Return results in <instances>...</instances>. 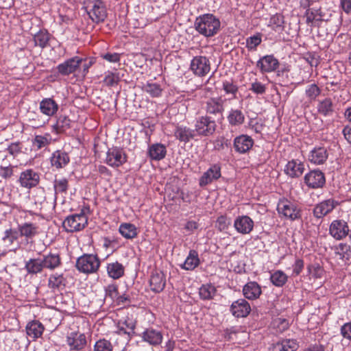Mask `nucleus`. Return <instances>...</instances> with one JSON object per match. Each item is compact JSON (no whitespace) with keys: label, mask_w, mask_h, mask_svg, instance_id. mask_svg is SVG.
<instances>
[{"label":"nucleus","mask_w":351,"mask_h":351,"mask_svg":"<svg viewBox=\"0 0 351 351\" xmlns=\"http://www.w3.org/2000/svg\"><path fill=\"white\" fill-rule=\"evenodd\" d=\"M220 26L219 19L212 14H204L197 16L194 23L195 29L206 38L216 35L220 29Z\"/></svg>","instance_id":"1"},{"label":"nucleus","mask_w":351,"mask_h":351,"mask_svg":"<svg viewBox=\"0 0 351 351\" xmlns=\"http://www.w3.org/2000/svg\"><path fill=\"white\" fill-rule=\"evenodd\" d=\"M83 8L93 23H102L107 18L106 5L102 0H84Z\"/></svg>","instance_id":"2"},{"label":"nucleus","mask_w":351,"mask_h":351,"mask_svg":"<svg viewBox=\"0 0 351 351\" xmlns=\"http://www.w3.org/2000/svg\"><path fill=\"white\" fill-rule=\"evenodd\" d=\"M75 267L82 273L93 274L99 269L100 260L96 254H85L77 259Z\"/></svg>","instance_id":"3"},{"label":"nucleus","mask_w":351,"mask_h":351,"mask_svg":"<svg viewBox=\"0 0 351 351\" xmlns=\"http://www.w3.org/2000/svg\"><path fill=\"white\" fill-rule=\"evenodd\" d=\"M277 210L280 216L294 221L302 217L301 209L297 204L287 199H280L277 205Z\"/></svg>","instance_id":"4"},{"label":"nucleus","mask_w":351,"mask_h":351,"mask_svg":"<svg viewBox=\"0 0 351 351\" xmlns=\"http://www.w3.org/2000/svg\"><path fill=\"white\" fill-rule=\"evenodd\" d=\"M88 223V217L85 215L84 209L79 214L68 216L63 221L62 226L68 232L80 231L84 229Z\"/></svg>","instance_id":"5"},{"label":"nucleus","mask_w":351,"mask_h":351,"mask_svg":"<svg viewBox=\"0 0 351 351\" xmlns=\"http://www.w3.org/2000/svg\"><path fill=\"white\" fill-rule=\"evenodd\" d=\"M226 99L221 97H209L204 102L206 115L211 117H222L225 110L224 104Z\"/></svg>","instance_id":"6"},{"label":"nucleus","mask_w":351,"mask_h":351,"mask_svg":"<svg viewBox=\"0 0 351 351\" xmlns=\"http://www.w3.org/2000/svg\"><path fill=\"white\" fill-rule=\"evenodd\" d=\"M195 131L199 135L209 136L213 135L217 128V123L212 117L208 115L201 116L196 121Z\"/></svg>","instance_id":"7"},{"label":"nucleus","mask_w":351,"mask_h":351,"mask_svg":"<svg viewBox=\"0 0 351 351\" xmlns=\"http://www.w3.org/2000/svg\"><path fill=\"white\" fill-rule=\"evenodd\" d=\"M66 343L69 351H84L87 345V339L84 333L73 331L67 334Z\"/></svg>","instance_id":"8"},{"label":"nucleus","mask_w":351,"mask_h":351,"mask_svg":"<svg viewBox=\"0 0 351 351\" xmlns=\"http://www.w3.org/2000/svg\"><path fill=\"white\" fill-rule=\"evenodd\" d=\"M190 69L198 77L205 76L210 71V62L206 56H195L191 62Z\"/></svg>","instance_id":"9"},{"label":"nucleus","mask_w":351,"mask_h":351,"mask_svg":"<svg viewBox=\"0 0 351 351\" xmlns=\"http://www.w3.org/2000/svg\"><path fill=\"white\" fill-rule=\"evenodd\" d=\"M329 232L335 239L341 240L348 234L349 227L346 221L342 219H336L330 223Z\"/></svg>","instance_id":"10"},{"label":"nucleus","mask_w":351,"mask_h":351,"mask_svg":"<svg viewBox=\"0 0 351 351\" xmlns=\"http://www.w3.org/2000/svg\"><path fill=\"white\" fill-rule=\"evenodd\" d=\"M142 340L152 346H158L163 339L162 332L152 327L147 328L140 335Z\"/></svg>","instance_id":"11"},{"label":"nucleus","mask_w":351,"mask_h":351,"mask_svg":"<svg viewBox=\"0 0 351 351\" xmlns=\"http://www.w3.org/2000/svg\"><path fill=\"white\" fill-rule=\"evenodd\" d=\"M39 181V174L32 169H26L21 172L19 180L22 187L29 189L36 186Z\"/></svg>","instance_id":"12"},{"label":"nucleus","mask_w":351,"mask_h":351,"mask_svg":"<svg viewBox=\"0 0 351 351\" xmlns=\"http://www.w3.org/2000/svg\"><path fill=\"white\" fill-rule=\"evenodd\" d=\"M304 182L309 188H322L326 182L324 174L321 171H311L305 175Z\"/></svg>","instance_id":"13"},{"label":"nucleus","mask_w":351,"mask_h":351,"mask_svg":"<svg viewBox=\"0 0 351 351\" xmlns=\"http://www.w3.org/2000/svg\"><path fill=\"white\" fill-rule=\"evenodd\" d=\"M83 59L75 56L71 58L57 66L59 73L62 75H69L74 73L82 63Z\"/></svg>","instance_id":"14"},{"label":"nucleus","mask_w":351,"mask_h":351,"mask_svg":"<svg viewBox=\"0 0 351 351\" xmlns=\"http://www.w3.org/2000/svg\"><path fill=\"white\" fill-rule=\"evenodd\" d=\"M324 13L322 11V7L307 9L304 13L306 23L311 27H319V23L324 21Z\"/></svg>","instance_id":"15"},{"label":"nucleus","mask_w":351,"mask_h":351,"mask_svg":"<svg viewBox=\"0 0 351 351\" xmlns=\"http://www.w3.org/2000/svg\"><path fill=\"white\" fill-rule=\"evenodd\" d=\"M136 322L132 315L121 318L117 323L118 333L128 335L130 338L134 334Z\"/></svg>","instance_id":"16"},{"label":"nucleus","mask_w":351,"mask_h":351,"mask_svg":"<svg viewBox=\"0 0 351 351\" xmlns=\"http://www.w3.org/2000/svg\"><path fill=\"white\" fill-rule=\"evenodd\" d=\"M250 311V305L245 299H239L233 302L230 306V312L236 317H245Z\"/></svg>","instance_id":"17"},{"label":"nucleus","mask_w":351,"mask_h":351,"mask_svg":"<svg viewBox=\"0 0 351 351\" xmlns=\"http://www.w3.org/2000/svg\"><path fill=\"white\" fill-rule=\"evenodd\" d=\"M256 66L261 73H270L278 68L279 62L273 55H267L260 58Z\"/></svg>","instance_id":"18"},{"label":"nucleus","mask_w":351,"mask_h":351,"mask_svg":"<svg viewBox=\"0 0 351 351\" xmlns=\"http://www.w3.org/2000/svg\"><path fill=\"white\" fill-rule=\"evenodd\" d=\"M338 202L333 199H328L315 205L313 208V215L316 218H322L330 213L337 206Z\"/></svg>","instance_id":"19"},{"label":"nucleus","mask_w":351,"mask_h":351,"mask_svg":"<svg viewBox=\"0 0 351 351\" xmlns=\"http://www.w3.org/2000/svg\"><path fill=\"white\" fill-rule=\"evenodd\" d=\"M19 236L25 237L27 241L32 239L39 234V226L37 223L25 222L18 226Z\"/></svg>","instance_id":"20"},{"label":"nucleus","mask_w":351,"mask_h":351,"mask_svg":"<svg viewBox=\"0 0 351 351\" xmlns=\"http://www.w3.org/2000/svg\"><path fill=\"white\" fill-rule=\"evenodd\" d=\"M234 227L239 233L247 234L253 230L254 221L247 215L239 216L234 220Z\"/></svg>","instance_id":"21"},{"label":"nucleus","mask_w":351,"mask_h":351,"mask_svg":"<svg viewBox=\"0 0 351 351\" xmlns=\"http://www.w3.org/2000/svg\"><path fill=\"white\" fill-rule=\"evenodd\" d=\"M221 177V167L219 165H212L199 179V186H204Z\"/></svg>","instance_id":"22"},{"label":"nucleus","mask_w":351,"mask_h":351,"mask_svg":"<svg viewBox=\"0 0 351 351\" xmlns=\"http://www.w3.org/2000/svg\"><path fill=\"white\" fill-rule=\"evenodd\" d=\"M149 285L152 291L161 292L166 285V278L164 273L158 271L153 272L150 277Z\"/></svg>","instance_id":"23"},{"label":"nucleus","mask_w":351,"mask_h":351,"mask_svg":"<svg viewBox=\"0 0 351 351\" xmlns=\"http://www.w3.org/2000/svg\"><path fill=\"white\" fill-rule=\"evenodd\" d=\"M253 145V139L247 135L242 134L235 138L234 141L235 150L241 153L248 152L252 147Z\"/></svg>","instance_id":"24"},{"label":"nucleus","mask_w":351,"mask_h":351,"mask_svg":"<svg viewBox=\"0 0 351 351\" xmlns=\"http://www.w3.org/2000/svg\"><path fill=\"white\" fill-rule=\"evenodd\" d=\"M44 269L54 270L62 265L61 258L58 253L49 252L43 255L41 258Z\"/></svg>","instance_id":"25"},{"label":"nucleus","mask_w":351,"mask_h":351,"mask_svg":"<svg viewBox=\"0 0 351 351\" xmlns=\"http://www.w3.org/2000/svg\"><path fill=\"white\" fill-rule=\"evenodd\" d=\"M25 330L27 336L35 341L42 336L45 327L38 320H33L27 324Z\"/></svg>","instance_id":"26"},{"label":"nucleus","mask_w":351,"mask_h":351,"mask_svg":"<svg viewBox=\"0 0 351 351\" xmlns=\"http://www.w3.org/2000/svg\"><path fill=\"white\" fill-rule=\"evenodd\" d=\"M285 171L290 177L298 178L303 173L304 165L298 160H292L288 162Z\"/></svg>","instance_id":"27"},{"label":"nucleus","mask_w":351,"mask_h":351,"mask_svg":"<svg viewBox=\"0 0 351 351\" xmlns=\"http://www.w3.org/2000/svg\"><path fill=\"white\" fill-rule=\"evenodd\" d=\"M245 117L241 109L232 108L228 112L227 120L232 127L241 125L245 122Z\"/></svg>","instance_id":"28"},{"label":"nucleus","mask_w":351,"mask_h":351,"mask_svg":"<svg viewBox=\"0 0 351 351\" xmlns=\"http://www.w3.org/2000/svg\"><path fill=\"white\" fill-rule=\"evenodd\" d=\"M261 293V288L256 282H249L243 288V295L248 300L258 298Z\"/></svg>","instance_id":"29"},{"label":"nucleus","mask_w":351,"mask_h":351,"mask_svg":"<svg viewBox=\"0 0 351 351\" xmlns=\"http://www.w3.org/2000/svg\"><path fill=\"white\" fill-rule=\"evenodd\" d=\"M298 346L295 340L285 339L273 344L269 351H296Z\"/></svg>","instance_id":"30"},{"label":"nucleus","mask_w":351,"mask_h":351,"mask_svg":"<svg viewBox=\"0 0 351 351\" xmlns=\"http://www.w3.org/2000/svg\"><path fill=\"white\" fill-rule=\"evenodd\" d=\"M25 269L27 274L31 275H36L40 274L44 269L41 258H30L25 262Z\"/></svg>","instance_id":"31"},{"label":"nucleus","mask_w":351,"mask_h":351,"mask_svg":"<svg viewBox=\"0 0 351 351\" xmlns=\"http://www.w3.org/2000/svg\"><path fill=\"white\" fill-rule=\"evenodd\" d=\"M199 263L198 253L194 250H191L184 263L180 267L183 269L192 271L199 265Z\"/></svg>","instance_id":"32"},{"label":"nucleus","mask_w":351,"mask_h":351,"mask_svg":"<svg viewBox=\"0 0 351 351\" xmlns=\"http://www.w3.org/2000/svg\"><path fill=\"white\" fill-rule=\"evenodd\" d=\"M40 109L43 114L53 116L58 111V105L53 99L46 98L41 101Z\"/></svg>","instance_id":"33"},{"label":"nucleus","mask_w":351,"mask_h":351,"mask_svg":"<svg viewBox=\"0 0 351 351\" xmlns=\"http://www.w3.org/2000/svg\"><path fill=\"white\" fill-rule=\"evenodd\" d=\"M106 269L109 277L113 279H119L124 274V267L117 261L108 263Z\"/></svg>","instance_id":"34"},{"label":"nucleus","mask_w":351,"mask_h":351,"mask_svg":"<svg viewBox=\"0 0 351 351\" xmlns=\"http://www.w3.org/2000/svg\"><path fill=\"white\" fill-rule=\"evenodd\" d=\"M19 237L18 229L10 228L5 230L1 240L5 246L9 247L16 241Z\"/></svg>","instance_id":"35"},{"label":"nucleus","mask_w":351,"mask_h":351,"mask_svg":"<svg viewBox=\"0 0 351 351\" xmlns=\"http://www.w3.org/2000/svg\"><path fill=\"white\" fill-rule=\"evenodd\" d=\"M217 292L215 287L211 284L202 285L199 289V295L202 300H209L213 299Z\"/></svg>","instance_id":"36"},{"label":"nucleus","mask_w":351,"mask_h":351,"mask_svg":"<svg viewBox=\"0 0 351 351\" xmlns=\"http://www.w3.org/2000/svg\"><path fill=\"white\" fill-rule=\"evenodd\" d=\"M48 286L53 290H59L65 287V278L62 274H52L49 278Z\"/></svg>","instance_id":"37"},{"label":"nucleus","mask_w":351,"mask_h":351,"mask_svg":"<svg viewBox=\"0 0 351 351\" xmlns=\"http://www.w3.org/2000/svg\"><path fill=\"white\" fill-rule=\"evenodd\" d=\"M288 280L287 275L281 270H276L270 276L271 282L276 287H283Z\"/></svg>","instance_id":"38"},{"label":"nucleus","mask_w":351,"mask_h":351,"mask_svg":"<svg viewBox=\"0 0 351 351\" xmlns=\"http://www.w3.org/2000/svg\"><path fill=\"white\" fill-rule=\"evenodd\" d=\"M176 137L181 141L187 142L194 137V130L186 127H177L175 131Z\"/></svg>","instance_id":"39"},{"label":"nucleus","mask_w":351,"mask_h":351,"mask_svg":"<svg viewBox=\"0 0 351 351\" xmlns=\"http://www.w3.org/2000/svg\"><path fill=\"white\" fill-rule=\"evenodd\" d=\"M333 103L330 98H325L320 101L317 105V112L324 115L328 116L333 112Z\"/></svg>","instance_id":"40"},{"label":"nucleus","mask_w":351,"mask_h":351,"mask_svg":"<svg viewBox=\"0 0 351 351\" xmlns=\"http://www.w3.org/2000/svg\"><path fill=\"white\" fill-rule=\"evenodd\" d=\"M50 34L47 31L40 30L34 36L35 46H39L42 49L45 48L49 45Z\"/></svg>","instance_id":"41"},{"label":"nucleus","mask_w":351,"mask_h":351,"mask_svg":"<svg viewBox=\"0 0 351 351\" xmlns=\"http://www.w3.org/2000/svg\"><path fill=\"white\" fill-rule=\"evenodd\" d=\"M335 254L342 261H348L350 257V246L347 243H339L333 247Z\"/></svg>","instance_id":"42"},{"label":"nucleus","mask_w":351,"mask_h":351,"mask_svg":"<svg viewBox=\"0 0 351 351\" xmlns=\"http://www.w3.org/2000/svg\"><path fill=\"white\" fill-rule=\"evenodd\" d=\"M119 232L126 239H133L137 236V229L134 224L123 223L119 226Z\"/></svg>","instance_id":"43"},{"label":"nucleus","mask_w":351,"mask_h":351,"mask_svg":"<svg viewBox=\"0 0 351 351\" xmlns=\"http://www.w3.org/2000/svg\"><path fill=\"white\" fill-rule=\"evenodd\" d=\"M285 17L281 14H276L273 15L269 20V26L275 31L283 30L285 24Z\"/></svg>","instance_id":"44"},{"label":"nucleus","mask_w":351,"mask_h":351,"mask_svg":"<svg viewBox=\"0 0 351 351\" xmlns=\"http://www.w3.org/2000/svg\"><path fill=\"white\" fill-rule=\"evenodd\" d=\"M106 162L112 167H117L126 161V155H106Z\"/></svg>","instance_id":"45"},{"label":"nucleus","mask_w":351,"mask_h":351,"mask_svg":"<svg viewBox=\"0 0 351 351\" xmlns=\"http://www.w3.org/2000/svg\"><path fill=\"white\" fill-rule=\"evenodd\" d=\"M143 90L149 94L152 97L160 96L162 91L160 86L156 83H147L143 86Z\"/></svg>","instance_id":"46"},{"label":"nucleus","mask_w":351,"mask_h":351,"mask_svg":"<svg viewBox=\"0 0 351 351\" xmlns=\"http://www.w3.org/2000/svg\"><path fill=\"white\" fill-rule=\"evenodd\" d=\"M69 162V155H53L51 158L52 166L60 169L67 165Z\"/></svg>","instance_id":"47"},{"label":"nucleus","mask_w":351,"mask_h":351,"mask_svg":"<svg viewBox=\"0 0 351 351\" xmlns=\"http://www.w3.org/2000/svg\"><path fill=\"white\" fill-rule=\"evenodd\" d=\"M71 121L66 116H60L56 124L58 132H64L71 128Z\"/></svg>","instance_id":"48"},{"label":"nucleus","mask_w":351,"mask_h":351,"mask_svg":"<svg viewBox=\"0 0 351 351\" xmlns=\"http://www.w3.org/2000/svg\"><path fill=\"white\" fill-rule=\"evenodd\" d=\"M94 351H112V345L108 340L101 339L95 342Z\"/></svg>","instance_id":"49"},{"label":"nucleus","mask_w":351,"mask_h":351,"mask_svg":"<svg viewBox=\"0 0 351 351\" xmlns=\"http://www.w3.org/2000/svg\"><path fill=\"white\" fill-rule=\"evenodd\" d=\"M120 81L118 73L108 71L104 79V83L107 86H113L117 85Z\"/></svg>","instance_id":"50"},{"label":"nucleus","mask_w":351,"mask_h":351,"mask_svg":"<svg viewBox=\"0 0 351 351\" xmlns=\"http://www.w3.org/2000/svg\"><path fill=\"white\" fill-rule=\"evenodd\" d=\"M306 97L310 100H315L317 97L321 93V89L315 84L309 85L305 91Z\"/></svg>","instance_id":"51"},{"label":"nucleus","mask_w":351,"mask_h":351,"mask_svg":"<svg viewBox=\"0 0 351 351\" xmlns=\"http://www.w3.org/2000/svg\"><path fill=\"white\" fill-rule=\"evenodd\" d=\"M261 35L257 34L248 38L246 40V46L249 50H255L261 43Z\"/></svg>","instance_id":"52"},{"label":"nucleus","mask_w":351,"mask_h":351,"mask_svg":"<svg viewBox=\"0 0 351 351\" xmlns=\"http://www.w3.org/2000/svg\"><path fill=\"white\" fill-rule=\"evenodd\" d=\"M68 189V180L66 178L55 180L54 190L56 193H66Z\"/></svg>","instance_id":"53"},{"label":"nucleus","mask_w":351,"mask_h":351,"mask_svg":"<svg viewBox=\"0 0 351 351\" xmlns=\"http://www.w3.org/2000/svg\"><path fill=\"white\" fill-rule=\"evenodd\" d=\"M223 89L226 94H232L235 98V95L238 92V87L234 84L232 80H226L223 82Z\"/></svg>","instance_id":"54"},{"label":"nucleus","mask_w":351,"mask_h":351,"mask_svg":"<svg viewBox=\"0 0 351 351\" xmlns=\"http://www.w3.org/2000/svg\"><path fill=\"white\" fill-rule=\"evenodd\" d=\"M105 293L106 297H108L114 301L119 294L117 285L115 284L108 285L105 287Z\"/></svg>","instance_id":"55"},{"label":"nucleus","mask_w":351,"mask_h":351,"mask_svg":"<svg viewBox=\"0 0 351 351\" xmlns=\"http://www.w3.org/2000/svg\"><path fill=\"white\" fill-rule=\"evenodd\" d=\"M216 223L218 229L222 231L228 228V226L230 224V221L226 216L221 215L217 218Z\"/></svg>","instance_id":"56"},{"label":"nucleus","mask_w":351,"mask_h":351,"mask_svg":"<svg viewBox=\"0 0 351 351\" xmlns=\"http://www.w3.org/2000/svg\"><path fill=\"white\" fill-rule=\"evenodd\" d=\"M249 127L254 131L255 133L261 134L265 128L264 124L258 122L256 119H250L248 123Z\"/></svg>","instance_id":"57"},{"label":"nucleus","mask_w":351,"mask_h":351,"mask_svg":"<svg viewBox=\"0 0 351 351\" xmlns=\"http://www.w3.org/2000/svg\"><path fill=\"white\" fill-rule=\"evenodd\" d=\"M340 333L344 339L351 341V322L341 326Z\"/></svg>","instance_id":"58"},{"label":"nucleus","mask_w":351,"mask_h":351,"mask_svg":"<svg viewBox=\"0 0 351 351\" xmlns=\"http://www.w3.org/2000/svg\"><path fill=\"white\" fill-rule=\"evenodd\" d=\"M250 89L256 94L262 95L265 93L266 86L261 82L256 81L251 84Z\"/></svg>","instance_id":"59"},{"label":"nucleus","mask_w":351,"mask_h":351,"mask_svg":"<svg viewBox=\"0 0 351 351\" xmlns=\"http://www.w3.org/2000/svg\"><path fill=\"white\" fill-rule=\"evenodd\" d=\"M148 154H166V147L161 143H156L149 148Z\"/></svg>","instance_id":"60"},{"label":"nucleus","mask_w":351,"mask_h":351,"mask_svg":"<svg viewBox=\"0 0 351 351\" xmlns=\"http://www.w3.org/2000/svg\"><path fill=\"white\" fill-rule=\"evenodd\" d=\"M49 143L47 138L43 136H36L33 144L35 147H37L38 149L45 147Z\"/></svg>","instance_id":"61"},{"label":"nucleus","mask_w":351,"mask_h":351,"mask_svg":"<svg viewBox=\"0 0 351 351\" xmlns=\"http://www.w3.org/2000/svg\"><path fill=\"white\" fill-rule=\"evenodd\" d=\"M304 263L302 259L297 258L293 265V275L298 276L304 269Z\"/></svg>","instance_id":"62"},{"label":"nucleus","mask_w":351,"mask_h":351,"mask_svg":"<svg viewBox=\"0 0 351 351\" xmlns=\"http://www.w3.org/2000/svg\"><path fill=\"white\" fill-rule=\"evenodd\" d=\"M13 175L12 167L10 166H1L0 168V176L5 178H9Z\"/></svg>","instance_id":"63"},{"label":"nucleus","mask_w":351,"mask_h":351,"mask_svg":"<svg viewBox=\"0 0 351 351\" xmlns=\"http://www.w3.org/2000/svg\"><path fill=\"white\" fill-rule=\"evenodd\" d=\"M101 57L110 62H117L120 60V54L117 53H106Z\"/></svg>","instance_id":"64"}]
</instances>
